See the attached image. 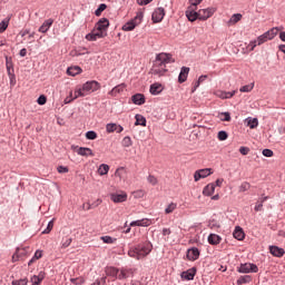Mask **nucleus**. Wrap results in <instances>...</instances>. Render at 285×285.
<instances>
[{"label": "nucleus", "instance_id": "nucleus-1", "mask_svg": "<svg viewBox=\"0 0 285 285\" xmlns=\"http://www.w3.org/2000/svg\"><path fill=\"white\" fill-rule=\"evenodd\" d=\"M173 62H175V60H173V56H170V53H158L151 67V75H156L157 77H164L166 72H168V69H166V65Z\"/></svg>", "mask_w": 285, "mask_h": 285}, {"label": "nucleus", "instance_id": "nucleus-2", "mask_svg": "<svg viewBox=\"0 0 285 285\" xmlns=\"http://www.w3.org/2000/svg\"><path fill=\"white\" fill-rule=\"evenodd\" d=\"M150 253H153V244H150V242L131 246L128 250L129 257H132L134 259H144V257H148Z\"/></svg>", "mask_w": 285, "mask_h": 285}, {"label": "nucleus", "instance_id": "nucleus-3", "mask_svg": "<svg viewBox=\"0 0 285 285\" xmlns=\"http://www.w3.org/2000/svg\"><path fill=\"white\" fill-rule=\"evenodd\" d=\"M142 19H144V11H138L134 19H131L130 21L126 22L122 26V30L125 32H130V31L135 30V28H137V26H139L141 23Z\"/></svg>", "mask_w": 285, "mask_h": 285}, {"label": "nucleus", "instance_id": "nucleus-4", "mask_svg": "<svg viewBox=\"0 0 285 285\" xmlns=\"http://www.w3.org/2000/svg\"><path fill=\"white\" fill-rule=\"evenodd\" d=\"M80 88L82 89L85 97H87V95H90V92H95V91L99 90V82H97L95 80L87 81Z\"/></svg>", "mask_w": 285, "mask_h": 285}, {"label": "nucleus", "instance_id": "nucleus-5", "mask_svg": "<svg viewBox=\"0 0 285 285\" xmlns=\"http://www.w3.org/2000/svg\"><path fill=\"white\" fill-rule=\"evenodd\" d=\"M108 37V32H104L102 30H98L96 27L92 29L90 33L86 36L87 41H97V39H104Z\"/></svg>", "mask_w": 285, "mask_h": 285}, {"label": "nucleus", "instance_id": "nucleus-6", "mask_svg": "<svg viewBox=\"0 0 285 285\" xmlns=\"http://www.w3.org/2000/svg\"><path fill=\"white\" fill-rule=\"evenodd\" d=\"M216 11H217V9H215V8H207V9L198 10L199 21H206V20L210 19V17H213V14H215Z\"/></svg>", "mask_w": 285, "mask_h": 285}, {"label": "nucleus", "instance_id": "nucleus-7", "mask_svg": "<svg viewBox=\"0 0 285 285\" xmlns=\"http://www.w3.org/2000/svg\"><path fill=\"white\" fill-rule=\"evenodd\" d=\"M257 271H259L257 265L252 263L240 264V266L238 267V273L248 274V273H257Z\"/></svg>", "mask_w": 285, "mask_h": 285}, {"label": "nucleus", "instance_id": "nucleus-8", "mask_svg": "<svg viewBox=\"0 0 285 285\" xmlns=\"http://www.w3.org/2000/svg\"><path fill=\"white\" fill-rule=\"evenodd\" d=\"M188 21H197L199 19V11H197V7L189 6L185 12Z\"/></svg>", "mask_w": 285, "mask_h": 285}, {"label": "nucleus", "instance_id": "nucleus-9", "mask_svg": "<svg viewBox=\"0 0 285 285\" xmlns=\"http://www.w3.org/2000/svg\"><path fill=\"white\" fill-rule=\"evenodd\" d=\"M164 17H166V10L160 7L153 12L151 19L154 23H160V21H164Z\"/></svg>", "mask_w": 285, "mask_h": 285}, {"label": "nucleus", "instance_id": "nucleus-10", "mask_svg": "<svg viewBox=\"0 0 285 285\" xmlns=\"http://www.w3.org/2000/svg\"><path fill=\"white\" fill-rule=\"evenodd\" d=\"M209 175H213V173L210 171V168L196 170L194 174V179L195 181H199V179H206V177H209Z\"/></svg>", "mask_w": 285, "mask_h": 285}, {"label": "nucleus", "instance_id": "nucleus-11", "mask_svg": "<svg viewBox=\"0 0 285 285\" xmlns=\"http://www.w3.org/2000/svg\"><path fill=\"white\" fill-rule=\"evenodd\" d=\"M266 41H268V39L266 38V33H263L257 38V40L249 42L248 48L250 51H253L255 50V48H257V46H262V43H266Z\"/></svg>", "mask_w": 285, "mask_h": 285}, {"label": "nucleus", "instance_id": "nucleus-12", "mask_svg": "<svg viewBox=\"0 0 285 285\" xmlns=\"http://www.w3.org/2000/svg\"><path fill=\"white\" fill-rule=\"evenodd\" d=\"M110 27V21L107 18H101L95 26L98 30L102 32H108V28Z\"/></svg>", "mask_w": 285, "mask_h": 285}, {"label": "nucleus", "instance_id": "nucleus-13", "mask_svg": "<svg viewBox=\"0 0 285 285\" xmlns=\"http://www.w3.org/2000/svg\"><path fill=\"white\" fill-rule=\"evenodd\" d=\"M195 275H197V269L195 267L187 269L186 272H183L180 277L181 279H186L187 282H190L195 279Z\"/></svg>", "mask_w": 285, "mask_h": 285}, {"label": "nucleus", "instance_id": "nucleus-14", "mask_svg": "<svg viewBox=\"0 0 285 285\" xmlns=\"http://www.w3.org/2000/svg\"><path fill=\"white\" fill-rule=\"evenodd\" d=\"M132 275H135L132 268H120L118 279H128V277H132Z\"/></svg>", "mask_w": 285, "mask_h": 285}, {"label": "nucleus", "instance_id": "nucleus-15", "mask_svg": "<svg viewBox=\"0 0 285 285\" xmlns=\"http://www.w3.org/2000/svg\"><path fill=\"white\" fill-rule=\"evenodd\" d=\"M187 259H189V262H196V259H199V249L197 247L188 249Z\"/></svg>", "mask_w": 285, "mask_h": 285}, {"label": "nucleus", "instance_id": "nucleus-16", "mask_svg": "<svg viewBox=\"0 0 285 285\" xmlns=\"http://www.w3.org/2000/svg\"><path fill=\"white\" fill-rule=\"evenodd\" d=\"M76 153L80 155V157H95V153L88 147H79Z\"/></svg>", "mask_w": 285, "mask_h": 285}, {"label": "nucleus", "instance_id": "nucleus-17", "mask_svg": "<svg viewBox=\"0 0 285 285\" xmlns=\"http://www.w3.org/2000/svg\"><path fill=\"white\" fill-rule=\"evenodd\" d=\"M105 273L107 277H112L114 279H118L119 277V268L117 267H112V266L106 267Z\"/></svg>", "mask_w": 285, "mask_h": 285}, {"label": "nucleus", "instance_id": "nucleus-18", "mask_svg": "<svg viewBox=\"0 0 285 285\" xmlns=\"http://www.w3.org/2000/svg\"><path fill=\"white\" fill-rule=\"evenodd\" d=\"M110 199H111V202H114V204H122V202H126V199H128V195L127 194H111Z\"/></svg>", "mask_w": 285, "mask_h": 285}, {"label": "nucleus", "instance_id": "nucleus-19", "mask_svg": "<svg viewBox=\"0 0 285 285\" xmlns=\"http://www.w3.org/2000/svg\"><path fill=\"white\" fill-rule=\"evenodd\" d=\"M153 225V220L148 219V218H142L140 220H134L130 223V227H135V226H142V227H148Z\"/></svg>", "mask_w": 285, "mask_h": 285}, {"label": "nucleus", "instance_id": "nucleus-20", "mask_svg": "<svg viewBox=\"0 0 285 285\" xmlns=\"http://www.w3.org/2000/svg\"><path fill=\"white\" fill-rule=\"evenodd\" d=\"M269 252L274 257H284L285 255L284 248H279L278 246H269Z\"/></svg>", "mask_w": 285, "mask_h": 285}, {"label": "nucleus", "instance_id": "nucleus-21", "mask_svg": "<svg viewBox=\"0 0 285 285\" xmlns=\"http://www.w3.org/2000/svg\"><path fill=\"white\" fill-rule=\"evenodd\" d=\"M188 72H190V68L183 67L180 73L178 76L179 83H184L188 79Z\"/></svg>", "mask_w": 285, "mask_h": 285}, {"label": "nucleus", "instance_id": "nucleus-22", "mask_svg": "<svg viewBox=\"0 0 285 285\" xmlns=\"http://www.w3.org/2000/svg\"><path fill=\"white\" fill-rule=\"evenodd\" d=\"M236 91H222L218 90L215 92L216 97H219V99H232V97H235Z\"/></svg>", "mask_w": 285, "mask_h": 285}, {"label": "nucleus", "instance_id": "nucleus-23", "mask_svg": "<svg viewBox=\"0 0 285 285\" xmlns=\"http://www.w3.org/2000/svg\"><path fill=\"white\" fill-rule=\"evenodd\" d=\"M52 23H55V20L52 19L45 20V22L38 29L39 32L46 33L48 30H50V28L52 27Z\"/></svg>", "mask_w": 285, "mask_h": 285}, {"label": "nucleus", "instance_id": "nucleus-24", "mask_svg": "<svg viewBox=\"0 0 285 285\" xmlns=\"http://www.w3.org/2000/svg\"><path fill=\"white\" fill-rule=\"evenodd\" d=\"M207 239L212 246H217V244L222 243V237L217 234H210Z\"/></svg>", "mask_w": 285, "mask_h": 285}, {"label": "nucleus", "instance_id": "nucleus-25", "mask_svg": "<svg viewBox=\"0 0 285 285\" xmlns=\"http://www.w3.org/2000/svg\"><path fill=\"white\" fill-rule=\"evenodd\" d=\"M131 99L136 106H144V104H146V98L141 94L134 95Z\"/></svg>", "mask_w": 285, "mask_h": 285}, {"label": "nucleus", "instance_id": "nucleus-26", "mask_svg": "<svg viewBox=\"0 0 285 285\" xmlns=\"http://www.w3.org/2000/svg\"><path fill=\"white\" fill-rule=\"evenodd\" d=\"M215 184H208L204 189H203V195H205V197H210V195H214L215 193Z\"/></svg>", "mask_w": 285, "mask_h": 285}, {"label": "nucleus", "instance_id": "nucleus-27", "mask_svg": "<svg viewBox=\"0 0 285 285\" xmlns=\"http://www.w3.org/2000/svg\"><path fill=\"white\" fill-rule=\"evenodd\" d=\"M126 88V85L121 83L118 85L116 87H114L110 91L109 95H111V97H117V95H119V92H124V89Z\"/></svg>", "mask_w": 285, "mask_h": 285}, {"label": "nucleus", "instance_id": "nucleus-28", "mask_svg": "<svg viewBox=\"0 0 285 285\" xmlns=\"http://www.w3.org/2000/svg\"><path fill=\"white\" fill-rule=\"evenodd\" d=\"M235 239H238V242H242L245 237L244 229L242 227L237 226L233 233Z\"/></svg>", "mask_w": 285, "mask_h": 285}, {"label": "nucleus", "instance_id": "nucleus-29", "mask_svg": "<svg viewBox=\"0 0 285 285\" xmlns=\"http://www.w3.org/2000/svg\"><path fill=\"white\" fill-rule=\"evenodd\" d=\"M277 32H279L278 28H272L271 30L265 32V37H266L267 41L275 39V37H277Z\"/></svg>", "mask_w": 285, "mask_h": 285}, {"label": "nucleus", "instance_id": "nucleus-30", "mask_svg": "<svg viewBox=\"0 0 285 285\" xmlns=\"http://www.w3.org/2000/svg\"><path fill=\"white\" fill-rule=\"evenodd\" d=\"M239 21H242V13H234L227 23L228 26H235V23H239Z\"/></svg>", "mask_w": 285, "mask_h": 285}, {"label": "nucleus", "instance_id": "nucleus-31", "mask_svg": "<svg viewBox=\"0 0 285 285\" xmlns=\"http://www.w3.org/2000/svg\"><path fill=\"white\" fill-rule=\"evenodd\" d=\"M67 73L70 76V77H77V75H81V69L80 67H70L67 69Z\"/></svg>", "mask_w": 285, "mask_h": 285}, {"label": "nucleus", "instance_id": "nucleus-32", "mask_svg": "<svg viewBox=\"0 0 285 285\" xmlns=\"http://www.w3.org/2000/svg\"><path fill=\"white\" fill-rule=\"evenodd\" d=\"M149 90L153 95H159V92H161V90H164V88L161 87L160 83H154L150 86Z\"/></svg>", "mask_w": 285, "mask_h": 285}, {"label": "nucleus", "instance_id": "nucleus-33", "mask_svg": "<svg viewBox=\"0 0 285 285\" xmlns=\"http://www.w3.org/2000/svg\"><path fill=\"white\" fill-rule=\"evenodd\" d=\"M247 126L253 130L255 128H257V126H259V121L257 120V118H247Z\"/></svg>", "mask_w": 285, "mask_h": 285}, {"label": "nucleus", "instance_id": "nucleus-34", "mask_svg": "<svg viewBox=\"0 0 285 285\" xmlns=\"http://www.w3.org/2000/svg\"><path fill=\"white\" fill-rule=\"evenodd\" d=\"M253 282V278L249 275L240 276L237 279V285H243V284H250Z\"/></svg>", "mask_w": 285, "mask_h": 285}, {"label": "nucleus", "instance_id": "nucleus-35", "mask_svg": "<svg viewBox=\"0 0 285 285\" xmlns=\"http://www.w3.org/2000/svg\"><path fill=\"white\" fill-rule=\"evenodd\" d=\"M79 97H86V94L83 92V90L81 89V87H77L75 89V92L72 94V99H79Z\"/></svg>", "mask_w": 285, "mask_h": 285}, {"label": "nucleus", "instance_id": "nucleus-36", "mask_svg": "<svg viewBox=\"0 0 285 285\" xmlns=\"http://www.w3.org/2000/svg\"><path fill=\"white\" fill-rule=\"evenodd\" d=\"M177 210V203H170L166 208H165V215H170L171 213H175Z\"/></svg>", "mask_w": 285, "mask_h": 285}, {"label": "nucleus", "instance_id": "nucleus-37", "mask_svg": "<svg viewBox=\"0 0 285 285\" xmlns=\"http://www.w3.org/2000/svg\"><path fill=\"white\" fill-rule=\"evenodd\" d=\"M136 122L135 126H146V119L144 118V116L137 114L135 116Z\"/></svg>", "mask_w": 285, "mask_h": 285}, {"label": "nucleus", "instance_id": "nucleus-38", "mask_svg": "<svg viewBox=\"0 0 285 285\" xmlns=\"http://www.w3.org/2000/svg\"><path fill=\"white\" fill-rule=\"evenodd\" d=\"M108 170H110V166H108L106 164L100 165L99 168H98V173L101 176L108 175Z\"/></svg>", "mask_w": 285, "mask_h": 285}, {"label": "nucleus", "instance_id": "nucleus-39", "mask_svg": "<svg viewBox=\"0 0 285 285\" xmlns=\"http://www.w3.org/2000/svg\"><path fill=\"white\" fill-rule=\"evenodd\" d=\"M100 239L104 244H115L117 242V238H112L111 236H102Z\"/></svg>", "mask_w": 285, "mask_h": 285}, {"label": "nucleus", "instance_id": "nucleus-40", "mask_svg": "<svg viewBox=\"0 0 285 285\" xmlns=\"http://www.w3.org/2000/svg\"><path fill=\"white\" fill-rule=\"evenodd\" d=\"M10 23V20H2L0 22V35H2V32H6V30H8V26Z\"/></svg>", "mask_w": 285, "mask_h": 285}, {"label": "nucleus", "instance_id": "nucleus-41", "mask_svg": "<svg viewBox=\"0 0 285 285\" xmlns=\"http://www.w3.org/2000/svg\"><path fill=\"white\" fill-rule=\"evenodd\" d=\"M122 146L124 148H130V146H132V139L130 138V136H126L122 139Z\"/></svg>", "mask_w": 285, "mask_h": 285}, {"label": "nucleus", "instance_id": "nucleus-42", "mask_svg": "<svg viewBox=\"0 0 285 285\" xmlns=\"http://www.w3.org/2000/svg\"><path fill=\"white\" fill-rule=\"evenodd\" d=\"M55 228V219L48 223L47 228L42 232V235H49V233Z\"/></svg>", "mask_w": 285, "mask_h": 285}, {"label": "nucleus", "instance_id": "nucleus-43", "mask_svg": "<svg viewBox=\"0 0 285 285\" xmlns=\"http://www.w3.org/2000/svg\"><path fill=\"white\" fill-rule=\"evenodd\" d=\"M246 190H250V183L244 181L239 186V193H246Z\"/></svg>", "mask_w": 285, "mask_h": 285}, {"label": "nucleus", "instance_id": "nucleus-44", "mask_svg": "<svg viewBox=\"0 0 285 285\" xmlns=\"http://www.w3.org/2000/svg\"><path fill=\"white\" fill-rule=\"evenodd\" d=\"M41 257H42V252L41 250H36L35 256L29 261V266L33 262H37V259H41Z\"/></svg>", "mask_w": 285, "mask_h": 285}, {"label": "nucleus", "instance_id": "nucleus-45", "mask_svg": "<svg viewBox=\"0 0 285 285\" xmlns=\"http://www.w3.org/2000/svg\"><path fill=\"white\" fill-rule=\"evenodd\" d=\"M253 88H255V83L252 85H245L243 87H240V92H250L253 90Z\"/></svg>", "mask_w": 285, "mask_h": 285}, {"label": "nucleus", "instance_id": "nucleus-46", "mask_svg": "<svg viewBox=\"0 0 285 285\" xmlns=\"http://www.w3.org/2000/svg\"><path fill=\"white\" fill-rule=\"evenodd\" d=\"M26 255V248H18L16 254L13 255V259H18V257H23Z\"/></svg>", "mask_w": 285, "mask_h": 285}, {"label": "nucleus", "instance_id": "nucleus-47", "mask_svg": "<svg viewBox=\"0 0 285 285\" xmlns=\"http://www.w3.org/2000/svg\"><path fill=\"white\" fill-rule=\"evenodd\" d=\"M107 6L106 3H101L98 9L95 11L96 17H101V12H104V10H106Z\"/></svg>", "mask_w": 285, "mask_h": 285}, {"label": "nucleus", "instance_id": "nucleus-48", "mask_svg": "<svg viewBox=\"0 0 285 285\" xmlns=\"http://www.w3.org/2000/svg\"><path fill=\"white\" fill-rule=\"evenodd\" d=\"M116 128H117V124H107L106 131L109 134L115 132Z\"/></svg>", "mask_w": 285, "mask_h": 285}, {"label": "nucleus", "instance_id": "nucleus-49", "mask_svg": "<svg viewBox=\"0 0 285 285\" xmlns=\"http://www.w3.org/2000/svg\"><path fill=\"white\" fill-rule=\"evenodd\" d=\"M147 181H148L149 184H151V186H157V184H158L157 177H155V176H153V175H149V176H148Z\"/></svg>", "mask_w": 285, "mask_h": 285}, {"label": "nucleus", "instance_id": "nucleus-50", "mask_svg": "<svg viewBox=\"0 0 285 285\" xmlns=\"http://www.w3.org/2000/svg\"><path fill=\"white\" fill-rule=\"evenodd\" d=\"M218 139L219 141H226V139H228V134L226 131H219Z\"/></svg>", "mask_w": 285, "mask_h": 285}, {"label": "nucleus", "instance_id": "nucleus-51", "mask_svg": "<svg viewBox=\"0 0 285 285\" xmlns=\"http://www.w3.org/2000/svg\"><path fill=\"white\" fill-rule=\"evenodd\" d=\"M12 285H28V278H21L18 281H13Z\"/></svg>", "mask_w": 285, "mask_h": 285}, {"label": "nucleus", "instance_id": "nucleus-52", "mask_svg": "<svg viewBox=\"0 0 285 285\" xmlns=\"http://www.w3.org/2000/svg\"><path fill=\"white\" fill-rule=\"evenodd\" d=\"M86 137H87V139L95 140V139H97V132L96 131H87Z\"/></svg>", "mask_w": 285, "mask_h": 285}, {"label": "nucleus", "instance_id": "nucleus-53", "mask_svg": "<svg viewBox=\"0 0 285 285\" xmlns=\"http://www.w3.org/2000/svg\"><path fill=\"white\" fill-rule=\"evenodd\" d=\"M222 121H230V114L229 112H222L220 114Z\"/></svg>", "mask_w": 285, "mask_h": 285}, {"label": "nucleus", "instance_id": "nucleus-54", "mask_svg": "<svg viewBox=\"0 0 285 285\" xmlns=\"http://www.w3.org/2000/svg\"><path fill=\"white\" fill-rule=\"evenodd\" d=\"M70 244H72V238H66L62 242L61 248H68V246H70Z\"/></svg>", "mask_w": 285, "mask_h": 285}, {"label": "nucleus", "instance_id": "nucleus-55", "mask_svg": "<svg viewBox=\"0 0 285 285\" xmlns=\"http://www.w3.org/2000/svg\"><path fill=\"white\" fill-rule=\"evenodd\" d=\"M46 101H48L47 98H46V96H40V97L38 98V104H39V106H46Z\"/></svg>", "mask_w": 285, "mask_h": 285}, {"label": "nucleus", "instance_id": "nucleus-56", "mask_svg": "<svg viewBox=\"0 0 285 285\" xmlns=\"http://www.w3.org/2000/svg\"><path fill=\"white\" fill-rule=\"evenodd\" d=\"M31 282H32L33 285H39V284H41L42 281H40V278H38L37 275H33L31 277Z\"/></svg>", "mask_w": 285, "mask_h": 285}, {"label": "nucleus", "instance_id": "nucleus-57", "mask_svg": "<svg viewBox=\"0 0 285 285\" xmlns=\"http://www.w3.org/2000/svg\"><path fill=\"white\" fill-rule=\"evenodd\" d=\"M239 153L240 155H248V153H250V149L248 147H240Z\"/></svg>", "mask_w": 285, "mask_h": 285}, {"label": "nucleus", "instance_id": "nucleus-58", "mask_svg": "<svg viewBox=\"0 0 285 285\" xmlns=\"http://www.w3.org/2000/svg\"><path fill=\"white\" fill-rule=\"evenodd\" d=\"M204 0H189L191 7L197 8Z\"/></svg>", "mask_w": 285, "mask_h": 285}, {"label": "nucleus", "instance_id": "nucleus-59", "mask_svg": "<svg viewBox=\"0 0 285 285\" xmlns=\"http://www.w3.org/2000/svg\"><path fill=\"white\" fill-rule=\"evenodd\" d=\"M263 155H264V157H273V150H271V149H264L263 150Z\"/></svg>", "mask_w": 285, "mask_h": 285}, {"label": "nucleus", "instance_id": "nucleus-60", "mask_svg": "<svg viewBox=\"0 0 285 285\" xmlns=\"http://www.w3.org/2000/svg\"><path fill=\"white\" fill-rule=\"evenodd\" d=\"M57 170L60 174H66L69 171L68 167H63V166H58Z\"/></svg>", "mask_w": 285, "mask_h": 285}, {"label": "nucleus", "instance_id": "nucleus-61", "mask_svg": "<svg viewBox=\"0 0 285 285\" xmlns=\"http://www.w3.org/2000/svg\"><path fill=\"white\" fill-rule=\"evenodd\" d=\"M72 101H75V99H72V91H70L69 97L65 99V104H72Z\"/></svg>", "mask_w": 285, "mask_h": 285}, {"label": "nucleus", "instance_id": "nucleus-62", "mask_svg": "<svg viewBox=\"0 0 285 285\" xmlns=\"http://www.w3.org/2000/svg\"><path fill=\"white\" fill-rule=\"evenodd\" d=\"M139 6H148L153 0H137Z\"/></svg>", "mask_w": 285, "mask_h": 285}, {"label": "nucleus", "instance_id": "nucleus-63", "mask_svg": "<svg viewBox=\"0 0 285 285\" xmlns=\"http://www.w3.org/2000/svg\"><path fill=\"white\" fill-rule=\"evenodd\" d=\"M115 132H124V127L121 125H117L116 124V129H115Z\"/></svg>", "mask_w": 285, "mask_h": 285}, {"label": "nucleus", "instance_id": "nucleus-64", "mask_svg": "<svg viewBox=\"0 0 285 285\" xmlns=\"http://www.w3.org/2000/svg\"><path fill=\"white\" fill-rule=\"evenodd\" d=\"M279 39L285 42V31L279 33Z\"/></svg>", "mask_w": 285, "mask_h": 285}]
</instances>
